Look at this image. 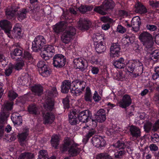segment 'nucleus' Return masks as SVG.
I'll list each match as a JSON object with an SVG mask.
<instances>
[{
  "label": "nucleus",
  "instance_id": "nucleus-1",
  "mask_svg": "<svg viewBox=\"0 0 159 159\" xmlns=\"http://www.w3.org/2000/svg\"><path fill=\"white\" fill-rule=\"evenodd\" d=\"M78 144L75 143L74 141L69 139H66L61 149L63 151L68 150L69 153L72 157L76 156L80 151V149L77 148Z\"/></svg>",
  "mask_w": 159,
  "mask_h": 159
},
{
  "label": "nucleus",
  "instance_id": "nucleus-2",
  "mask_svg": "<svg viewBox=\"0 0 159 159\" xmlns=\"http://www.w3.org/2000/svg\"><path fill=\"white\" fill-rule=\"evenodd\" d=\"M115 6V3L112 0H105L101 6L96 7L94 10L102 15H105L107 13L106 11L112 10Z\"/></svg>",
  "mask_w": 159,
  "mask_h": 159
},
{
  "label": "nucleus",
  "instance_id": "nucleus-3",
  "mask_svg": "<svg viewBox=\"0 0 159 159\" xmlns=\"http://www.w3.org/2000/svg\"><path fill=\"white\" fill-rule=\"evenodd\" d=\"M46 40L41 35L36 37L32 43V48L34 52L40 50L45 43Z\"/></svg>",
  "mask_w": 159,
  "mask_h": 159
},
{
  "label": "nucleus",
  "instance_id": "nucleus-4",
  "mask_svg": "<svg viewBox=\"0 0 159 159\" xmlns=\"http://www.w3.org/2000/svg\"><path fill=\"white\" fill-rule=\"evenodd\" d=\"M37 66L39 73L42 76L47 77L50 75L51 70L46 65L45 62L43 61H39L37 64Z\"/></svg>",
  "mask_w": 159,
  "mask_h": 159
},
{
  "label": "nucleus",
  "instance_id": "nucleus-5",
  "mask_svg": "<svg viewBox=\"0 0 159 159\" xmlns=\"http://www.w3.org/2000/svg\"><path fill=\"white\" fill-rule=\"evenodd\" d=\"M66 62V58L62 54H56L53 58V64L54 67L57 68H61L63 67Z\"/></svg>",
  "mask_w": 159,
  "mask_h": 159
},
{
  "label": "nucleus",
  "instance_id": "nucleus-6",
  "mask_svg": "<svg viewBox=\"0 0 159 159\" xmlns=\"http://www.w3.org/2000/svg\"><path fill=\"white\" fill-rule=\"evenodd\" d=\"M74 66L76 69H79L82 71H84L87 67L86 61L83 58H79L74 59Z\"/></svg>",
  "mask_w": 159,
  "mask_h": 159
},
{
  "label": "nucleus",
  "instance_id": "nucleus-7",
  "mask_svg": "<svg viewBox=\"0 0 159 159\" xmlns=\"http://www.w3.org/2000/svg\"><path fill=\"white\" fill-rule=\"evenodd\" d=\"M92 142L94 146L100 148H102L106 145L105 140L100 136H95L93 137Z\"/></svg>",
  "mask_w": 159,
  "mask_h": 159
},
{
  "label": "nucleus",
  "instance_id": "nucleus-8",
  "mask_svg": "<svg viewBox=\"0 0 159 159\" xmlns=\"http://www.w3.org/2000/svg\"><path fill=\"white\" fill-rule=\"evenodd\" d=\"M132 103V100L130 96L127 94L124 95L122 99L118 103L119 106L122 108H125L129 106Z\"/></svg>",
  "mask_w": 159,
  "mask_h": 159
},
{
  "label": "nucleus",
  "instance_id": "nucleus-9",
  "mask_svg": "<svg viewBox=\"0 0 159 159\" xmlns=\"http://www.w3.org/2000/svg\"><path fill=\"white\" fill-rule=\"evenodd\" d=\"M92 116L91 112L89 110H86L81 112L78 117L79 121L84 123L87 122L89 118H90Z\"/></svg>",
  "mask_w": 159,
  "mask_h": 159
},
{
  "label": "nucleus",
  "instance_id": "nucleus-10",
  "mask_svg": "<svg viewBox=\"0 0 159 159\" xmlns=\"http://www.w3.org/2000/svg\"><path fill=\"white\" fill-rule=\"evenodd\" d=\"M0 27L7 34L8 36L11 38L9 34L11 31V25L10 22L7 20H3L0 22Z\"/></svg>",
  "mask_w": 159,
  "mask_h": 159
},
{
  "label": "nucleus",
  "instance_id": "nucleus-11",
  "mask_svg": "<svg viewBox=\"0 0 159 159\" xmlns=\"http://www.w3.org/2000/svg\"><path fill=\"white\" fill-rule=\"evenodd\" d=\"M4 112H2L0 114V139L3 136L4 131V127L6 119L9 116V114L7 113L4 115Z\"/></svg>",
  "mask_w": 159,
  "mask_h": 159
},
{
  "label": "nucleus",
  "instance_id": "nucleus-12",
  "mask_svg": "<svg viewBox=\"0 0 159 159\" xmlns=\"http://www.w3.org/2000/svg\"><path fill=\"white\" fill-rule=\"evenodd\" d=\"M141 24V20L139 17L136 16L133 17L131 22L133 30L135 32L138 31L139 30Z\"/></svg>",
  "mask_w": 159,
  "mask_h": 159
},
{
  "label": "nucleus",
  "instance_id": "nucleus-13",
  "mask_svg": "<svg viewBox=\"0 0 159 159\" xmlns=\"http://www.w3.org/2000/svg\"><path fill=\"white\" fill-rule=\"evenodd\" d=\"M91 25L90 21L85 18H80L79 21L78 27L81 30H87Z\"/></svg>",
  "mask_w": 159,
  "mask_h": 159
},
{
  "label": "nucleus",
  "instance_id": "nucleus-14",
  "mask_svg": "<svg viewBox=\"0 0 159 159\" xmlns=\"http://www.w3.org/2000/svg\"><path fill=\"white\" fill-rule=\"evenodd\" d=\"M17 11V7L16 9L14 6L8 7L5 11L7 18L9 19H12L16 15Z\"/></svg>",
  "mask_w": 159,
  "mask_h": 159
},
{
  "label": "nucleus",
  "instance_id": "nucleus-15",
  "mask_svg": "<svg viewBox=\"0 0 159 159\" xmlns=\"http://www.w3.org/2000/svg\"><path fill=\"white\" fill-rule=\"evenodd\" d=\"M44 123L45 124H51L54 121L55 116L51 112H48L43 114Z\"/></svg>",
  "mask_w": 159,
  "mask_h": 159
},
{
  "label": "nucleus",
  "instance_id": "nucleus-16",
  "mask_svg": "<svg viewBox=\"0 0 159 159\" xmlns=\"http://www.w3.org/2000/svg\"><path fill=\"white\" fill-rule=\"evenodd\" d=\"M134 11L136 13L140 14H144L147 12L145 6L139 2H137L135 4Z\"/></svg>",
  "mask_w": 159,
  "mask_h": 159
},
{
  "label": "nucleus",
  "instance_id": "nucleus-17",
  "mask_svg": "<svg viewBox=\"0 0 159 159\" xmlns=\"http://www.w3.org/2000/svg\"><path fill=\"white\" fill-rule=\"evenodd\" d=\"M129 131L132 136L134 138H137L141 136L140 129L134 125H131L129 127Z\"/></svg>",
  "mask_w": 159,
  "mask_h": 159
},
{
  "label": "nucleus",
  "instance_id": "nucleus-18",
  "mask_svg": "<svg viewBox=\"0 0 159 159\" xmlns=\"http://www.w3.org/2000/svg\"><path fill=\"white\" fill-rule=\"evenodd\" d=\"M72 87L71 81L69 80H65L62 83L61 86V90L63 93H67L69 89Z\"/></svg>",
  "mask_w": 159,
  "mask_h": 159
},
{
  "label": "nucleus",
  "instance_id": "nucleus-19",
  "mask_svg": "<svg viewBox=\"0 0 159 159\" xmlns=\"http://www.w3.org/2000/svg\"><path fill=\"white\" fill-rule=\"evenodd\" d=\"M71 85L74 88H78L83 90L85 87L86 83L83 81L76 80L72 81Z\"/></svg>",
  "mask_w": 159,
  "mask_h": 159
},
{
  "label": "nucleus",
  "instance_id": "nucleus-20",
  "mask_svg": "<svg viewBox=\"0 0 159 159\" xmlns=\"http://www.w3.org/2000/svg\"><path fill=\"white\" fill-rule=\"evenodd\" d=\"M78 114L74 111L70 112L69 114V122L71 125H76L78 122Z\"/></svg>",
  "mask_w": 159,
  "mask_h": 159
},
{
  "label": "nucleus",
  "instance_id": "nucleus-21",
  "mask_svg": "<svg viewBox=\"0 0 159 159\" xmlns=\"http://www.w3.org/2000/svg\"><path fill=\"white\" fill-rule=\"evenodd\" d=\"M82 129L83 131H85L89 130L88 133L84 138L83 141H87L91 136L94 135L96 133L95 130L93 129L89 130V127L88 126H84L82 128Z\"/></svg>",
  "mask_w": 159,
  "mask_h": 159
},
{
  "label": "nucleus",
  "instance_id": "nucleus-22",
  "mask_svg": "<svg viewBox=\"0 0 159 159\" xmlns=\"http://www.w3.org/2000/svg\"><path fill=\"white\" fill-rule=\"evenodd\" d=\"M11 119L15 124L19 125L22 122L21 116L17 112L13 113L11 116Z\"/></svg>",
  "mask_w": 159,
  "mask_h": 159
},
{
  "label": "nucleus",
  "instance_id": "nucleus-23",
  "mask_svg": "<svg viewBox=\"0 0 159 159\" xmlns=\"http://www.w3.org/2000/svg\"><path fill=\"white\" fill-rule=\"evenodd\" d=\"M66 23L64 21H61L56 24L54 26L53 29L55 32L58 33L66 29Z\"/></svg>",
  "mask_w": 159,
  "mask_h": 159
},
{
  "label": "nucleus",
  "instance_id": "nucleus-24",
  "mask_svg": "<svg viewBox=\"0 0 159 159\" xmlns=\"http://www.w3.org/2000/svg\"><path fill=\"white\" fill-rule=\"evenodd\" d=\"M17 48H15L13 51L11 53V58L13 59H16L15 57L17 56H20L22 54L23 49L20 47V45L17 44L16 45Z\"/></svg>",
  "mask_w": 159,
  "mask_h": 159
},
{
  "label": "nucleus",
  "instance_id": "nucleus-25",
  "mask_svg": "<svg viewBox=\"0 0 159 159\" xmlns=\"http://www.w3.org/2000/svg\"><path fill=\"white\" fill-rule=\"evenodd\" d=\"M120 47L118 43H113L110 48V53L113 55H118L120 52Z\"/></svg>",
  "mask_w": 159,
  "mask_h": 159
},
{
  "label": "nucleus",
  "instance_id": "nucleus-26",
  "mask_svg": "<svg viewBox=\"0 0 159 159\" xmlns=\"http://www.w3.org/2000/svg\"><path fill=\"white\" fill-rule=\"evenodd\" d=\"M72 35L64 31L61 37V40L65 44H68L72 40Z\"/></svg>",
  "mask_w": 159,
  "mask_h": 159
},
{
  "label": "nucleus",
  "instance_id": "nucleus-27",
  "mask_svg": "<svg viewBox=\"0 0 159 159\" xmlns=\"http://www.w3.org/2000/svg\"><path fill=\"white\" fill-rule=\"evenodd\" d=\"M54 105L53 101L50 98H48L46 99L43 105L46 110L52 111Z\"/></svg>",
  "mask_w": 159,
  "mask_h": 159
},
{
  "label": "nucleus",
  "instance_id": "nucleus-28",
  "mask_svg": "<svg viewBox=\"0 0 159 159\" xmlns=\"http://www.w3.org/2000/svg\"><path fill=\"white\" fill-rule=\"evenodd\" d=\"M95 46V50L97 53L99 54L104 52L106 49V47L105 45H103L102 41H100L99 43H94Z\"/></svg>",
  "mask_w": 159,
  "mask_h": 159
},
{
  "label": "nucleus",
  "instance_id": "nucleus-29",
  "mask_svg": "<svg viewBox=\"0 0 159 159\" xmlns=\"http://www.w3.org/2000/svg\"><path fill=\"white\" fill-rule=\"evenodd\" d=\"M31 90L34 93L35 95L40 96L41 95L43 92L42 87L40 84H37L33 86Z\"/></svg>",
  "mask_w": 159,
  "mask_h": 159
},
{
  "label": "nucleus",
  "instance_id": "nucleus-30",
  "mask_svg": "<svg viewBox=\"0 0 159 159\" xmlns=\"http://www.w3.org/2000/svg\"><path fill=\"white\" fill-rule=\"evenodd\" d=\"M139 38L142 43H143L148 40L151 39L152 37L149 33L146 32H144L140 34Z\"/></svg>",
  "mask_w": 159,
  "mask_h": 159
},
{
  "label": "nucleus",
  "instance_id": "nucleus-31",
  "mask_svg": "<svg viewBox=\"0 0 159 159\" xmlns=\"http://www.w3.org/2000/svg\"><path fill=\"white\" fill-rule=\"evenodd\" d=\"M113 65L116 68L119 69L124 68L125 66L124 60L123 58H120L117 60L114 61Z\"/></svg>",
  "mask_w": 159,
  "mask_h": 159
},
{
  "label": "nucleus",
  "instance_id": "nucleus-32",
  "mask_svg": "<svg viewBox=\"0 0 159 159\" xmlns=\"http://www.w3.org/2000/svg\"><path fill=\"white\" fill-rule=\"evenodd\" d=\"M34 156L33 153L28 152L21 153L18 159H34Z\"/></svg>",
  "mask_w": 159,
  "mask_h": 159
},
{
  "label": "nucleus",
  "instance_id": "nucleus-33",
  "mask_svg": "<svg viewBox=\"0 0 159 159\" xmlns=\"http://www.w3.org/2000/svg\"><path fill=\"white\" fill-rule=\"evenodd\" d=\"M16 60H17V62L13 66V67L15 69L17 70L22 69L25 65V61L21 58H16Z\"/></svg>",
  "mask_w": 159,
  "mask_h": 159
},
{
  "label": "nucleus",
  "instance_id": "nucleus-34",
  "mask_svg": "<svg viewBox=\"0 0 159 159\" xmlns=\"http://www.w3.org/2000/svg\"><path fill=\"white\" fill-rule=\"evenodd\" d=\"M84 98L86 102H91L92 100V94L91 89L89 87H87L85 89Z\"/></svg>",
  "mask_w": 159,
  "mask_h": 159
},
{
  "label": "nucleus",
  "instance_id": "nucleus-35",
  "mask_svg": "<svg viewBox=\"0 0 159 159\" xmlns=\"http://www.w3.org/2000/svg\"><path fill=\"white\" fill-rule=\"evenodd\" d=\"M46 95L50 97H55L58 95V93L55 87H51L46 91Z\"/></svg>",
  "mask_w": 159,
  "mask_h": 159
},
{
  "label": "nucleus",
  "instance_id": "nucleus-36",
  "mask_svg": "<svg viewBox=\"0 0 159 159\" xmlns=\"http://www.w3.org/2000/svg\"><path fill=\"white\" fill-rule=\"evenodd\" d=\"M13 104V102H6L4 103V108L3 111H2L0 114L2 112H4V115H5L7 113L9 114L8 111L11 110L12 108V106Z\"/></svg>",
  "mask_w": 159,
  "mask_h": 159
},
{
  "label": "nucleus",
  "instance_id": "nucleus-37",
  "mask_svg": "<svg viewBox=\"0 0 159 159\" xmlns=\"http://www.w3.org/2000/svg\"><path fill=\"white\" fill-rule=\"evenodd\" d=\"M28 134L29 130L28 129H26L24 132L18 135L19 141L21 143L22 145L23 144L22 143L26 140Z\"/></svg>",
  "mask_w": 159,
  "mask_h": 159
},
{
  "label": "nucleus",
  "instance_id": "nucleus-38",
  "mask_svg": "<svg viewBox=\"0 0 159 159\" xmlns=\"http://www.w3.org/2000/svg\"><path fill=\"white\" fill-rule=\"evenodd\" d=\"M12 33L17 38H20L22 36L21 29L19 25H16L12 30Z\"/></svg>",
  "mask_w": 159,
  "mask_h": 159
},
{
  "label": "nucleus",
  "instance_id": "nucleus-39",
  "mask_svg": "<svg viewBox=\"0 0 159 159\" xmlns=\"http://www.w3.org/2000/svg\"><path fill=\"white\" fill-rule=\"evenodd\" d=\"M45 53H47L49 56H52L55 52L54 47L50 45H46L44 48V50Z\"/></svg>",
  "mask_w": 159,
  "mask_h": 159
},
{
  "label": "nucleus",
  "instance_id": "nucleus-40",
  "mask_svg": "<svg viewBox=\"0 0 159 159\" xmlns=\"http://www.w3.org/2000/svg\"><path fill=\"white\" fill-rule=\"evenodd\" d=\"M126 68L129 72H132L135 71L137 72V70L135 69V65L134 61H128L126 64Z\"/></svg>",
  "mask_w": 159,
  "mask_h": 159
},
{
  "label": "nucleus",
  "instance_id": "nucleus-41",
  "mask_svg": "<svg viewBox=\"0 0 159 159\" xmlns=\"http://www.w3.org/2000/svg\"><path fill=\"white\" fill-rule=\"evenodd\" d=\"M59 138L57 135H54L52 137L51 140V143L52 146L57 148L59 144Z\"/></svg>",
  "mask_w": 159,
  "mask_h": 159
},
{
  "label": "nucleus",
  "instance_id": "nucleus-42",
  "mask_svg": "<svg viewBox=\"0 0 159 159\" xmlns=\"http://www.w3.org/2000/svg\"><path fill=\"white\" fill-rule=\"evenodd\" d=\"M27 12V10L25 9H23L18 11L17 14H16L17 15L18 20L20 21H21L25 18Z\"/></svg>",
  "mask_w": 159,
  "mask_h": 159
},
{
  "label": "nucleus",
  "instance_id": "nucleus-43",
  "mask_svg": "<svg viewBox=\"0 0 159 159\" xmlns=\"http://www.w3.org/2000/svg\"><path fill=\"white\" fill-rule=\"evenodd\" d=\"M66 30L65 31L68 33L70 35H72V36H73L76 33V30L75 29L73 26L68 25L67 24L68 22H66Z\"/></svg>",
  "mask_w": 159,
  "mask_h": 159
},
{
  "label": "nucleus",
  "instance_id": "nucleus-44",
  "mask_svg": "<svg viewBox=\"0 0 159 159\" xmlns=\"http://www.w3.org/2000/svg\"><path fill=\"white\" fill-rule=\"evenodd\" d=\"M153 43V39L152 38L151 39L148 40L143 43V44L145 46L148 51H151L152 50V47Z\"/></svg>",
  "mask_w": 159,
  "mask_h": 159
},
{
  "label": "nucleus",
  "instance_id": "nucleus-45",
  "mask_svg": "<svg viewBox=\"0 0 159 159\" xmlns=\"http://www.w3.org/2000/svg\"><path fill=\"white\" fill-rule=\"evenodd\" d=\"M93 40L94 42V43H99L100 41L103 40V35L100 33H97L93 36Z\"/></svg>",
  "mask_w": 159,
  "mask_h": 159
},
{
  "label": "nucleus",
  "instance_id": "nucleus-46",
  "mask_svg": "<svg viewBox=\"0 0 159 159\" xmlns=\"http://www.w3.org/2000/svg\"><path fill=\"white\" fill-rule=\"evenodd\" d=\"M28 111L30 114H37L38 113V108L34 104L30 105L28 107Z\"/></svg>",
  "mask_w": 159,
  "mask_h": 159
},
{
  "label": "nucleus",
  "instance_id": "nucleus-47",
  "mask_svg": "<svg viewBox=\"0 0 159 159\" xmlns=\"http://www.w3.org/2000/svg\"><path fill=\"white\" fill-rule=\"evenodd\" d=\"M93 9V7L92 5L81 6L79 8V10L82 13H84L88 11H90Z\"/></svg>",
  "mask_w": 159,
  "mask_h": 159
},
{
  "label": "nucleus",
  "instance_id": "nucleus-48",
  "mask_svg": "<svg viewBox=\"0 0 159 159\" xmlns=\"http://www.w3.org/2000/svg\"><path fill=\"white\" fill-rule=\"evenodd\" d=\"M134 64L135 66H137V67L135 69H136L137 70H139V71H140L141 73H142L143 70V64L140 62L139 61H134Z\"/></svg>",
  "mask_w": 159,
  "mask_h": 159
},
{
  "label": "nucleus",
  "instance_id": "nucleus-49",
  "mask_svg": "<svg viewBox=\"0 0 159 159\" xmlns=\"http://www.w3.org/2000/svg\"><path fill=\"white\" fill-rule=\"evenodd\" d=\"M81 89L78 88H72L71 89L70 91L71 93L73 96H79L80 94V93H82V91L81 90Z\"/></svg>",
  "mask_w": 159,
  "mask_h": 159
},
{
  "label": "nucleus",
  "instance_id": "nucleus-50",
  "mask_svg": "<svg viewBox=\"0 0 159 159\" xmlns=\"http://www.w3.org/2000/svg\"><path fill=\"white\" fill-rule=\"evenodd\" d=\"M149 5L152 8L159 9V2L156 1L151 0L149 2Z\"/></svg>",
  "mask_w": 159,
  "mask_h": 159
},
{
  "label": "nucleus",
  "instance_id": "nucleus-51",
  "mask_svg": "<svg viewBox=\"0 0 159 159\" xmlns=\"http://www.w3.org/2000/svg\"><path fill=\"white\" fill-rule=\"evenodd\" d=\"M17 96V94L12 90L9 91L8 93V96L9 99L11 100L14 99Z\"/></svg>",
  "mask_w": 159,
  "mask_h": 159
},
{
  "label": "nucleus",
  "instance_id": "nucleus-52",
  "mask_svg": "<svg viewBox=\"0 0 159 159\" xmlns=\"http://www.w3.org/2000/svg\"><path fill=\"white\" fill-rule=\"evenodd\" d=\"M114 146L116 148H118L120 149H123L126 147L125 143L122 141H118L114 144Z\"/></svg>",
  "mask_w": 159,
  "mask_h": 159
},
{
  "label": "nucleus",
  "instance_id": "nucleus-53",
  "mask_svg": "<svg viewBox=\"0 0 159 159\" xmlns=\"http://www.w3.org/2000/svg\"><path fill=\"white\" fill-rule=\"evenodd\" d=\"M96 120H97L98 122L102 123L106 120V115H99L96 116Z\"/></svg>",
  "mask_w": 159,
  "mask_h": 159
},
{
  "label": "nucleus",
  "instance_id": "nucleus-54",
  "mask_svg": "<svg viewBox=\"0 0 159 159\" xmlns=\"http://www.w3.org/2000/svg\"><path fill=\"white\" fill-rule=\"evenodd\" d=\"M14 68L12 65L9 66L5 70V74L7 76H9L12 72V70Z\"/></svg>",
  "mask_w": 159,
  "mask_h": 159
},
{
  "label": "nucleus",
  "instance_id": "nucleus-55",
  "mask_svg": "<svg viewBox=\"0 0 159 159\" xmlns=\"http://www.w3.org/2000/svg\"><path fill=\"white\" fill-rule=\"evenodd\" d=\"M152 127V123L148 121L144 125L145 130L147 132H148L151 130Z\"/></svg>",
  "mask_w": 159,
  "mask_h": 159
},
{
  "label": "nucleus",
  "instance_id": "nucleus-56",
  "mask_svg": "<svg viewBox=\"0 0 159 159\" xmlns=\"http://www.w3.org/2000/svg\"><path fill=\"white\" fill-rule=\"evenodd\" d=\"M125 154V152L123 150L117 151L115 154V157L117 158H121Z\"/></svg>",
  "mask_w": 159,
  "mask_h": 159
},
{
  "label": "nucleus",
  "instance_id": "nucleus-57",
  "mask_svg": "<svg viewBox=\"0 0 159 159\" xmlns=\"http://www.w3.org/2000/svg\"><path fill=\"white\" fill-rule=\"evenodd\" d=\"M90 61L91 63L93 64L99 65L100 64V61L98 60L96 56H92L91 57Z\"/></svg>",
  "mask_w": 159,
  "mask_h": 159
},
{
  "label": "nucleus",
  "instance_id": "nucleus-58",
  "mask_svg": "<svg viewBox=\"0 0 159 159\" xmlns=\"http://www.w3.org/2000/svg\"><path fill=\"white\" fill-rule=\"evenodd\" d=\"M147 29L153 31L156 30L157 29L156 26L148 24L146 26Z\"/></svg>",
  "mask_w": 159,
  "mask_h": 159
},
{
  "label": "nucleus",
  "instance_id": "nucleus-59",
  "mask_svg": "<svg viewBox=\"0 0 159 159\" xmlns=\"http://www.w3.org/2000/svg\"><path fill=\"white\" fill-rule=\"evenodd\" d=\"M93 99L95 102H98L101 99V97L98 94L97 91H95L93 96Z\"/></svg>",
  "mask_w": 159,
  "mask_h": 159
},
{
  "label": "nucleus",
  "instance_id": "nucleus-60",
  "mask_svg": "<svg viewBox=\"0 0 159 159\" xmlns=\"http://www.w3.org/2000/svg\"><path fill=\"white\" fill-rule=\"evenodd\" d=\"M107 156H108V154L105 153H101L98 155L96 157V159H105Z\"/></svg>",
  "mask_w": 159,
  "mask_h": 159
},
{
  "label": "nucleus",
  "instance_id": "nucleus-61",
  "mask_svg": "<svg viewBox=\"0 0 159 159\" xmlns=\"http://www.w3.org/2000/svg\"><path fill=\"white\" fill-rule=\"evenodd\" d=\"M117 31L120 33H124L126 31L125 29L121 25H119L117 28Z\"/></svg>",
  "mask_w": 159,
  "mask_h": 159
},
{
  "label": "nucleus",
  "instance_id": "nucleus-62",
  "mask_svg": "<svg viewBox=\"0 0 159 159\" xmlns=\"http://www.w3.org/2000/svg\"><path fill=\"white\" fill-rule=\"evenodd\" d=\"M63 103L65 108H68L69 107V100L67 97H66L63 99Z\"/></svg>",
  "mask_w": 159,
  "mask_h": 159
},
{
  "label": "nucleus",
  "instance_id": "nucleus-63",
  "mask_svg": "<svg viewBox=\"0 0 159 159\" xmlns=\"http://www.w3.org/2000/svg\"><path fill=\"white\" fill-rule=\"evenodd\" d=\"M101 20L104 22H112L113 20L108 17L103 16L101 18Z\"/></svg>",
  "mask_w": 159,
  "mask_h": 159
},
{
  "label": "nucleus",
  "instance_id": "nucleus-64",
  "mask_svg": "<svg viewBox=\"0 0 159 159\" xmlns=\"http://www.w3.org/2000/svg\"><path fill=\"white\" fill-rule=\"evenodd\" d=\"M152 141L154 143H157L159 141V138L157 134H154L151 136Z\"/></svg>",
  "mask_w": 159,
  "mask_h": 159
}]
</instances>
